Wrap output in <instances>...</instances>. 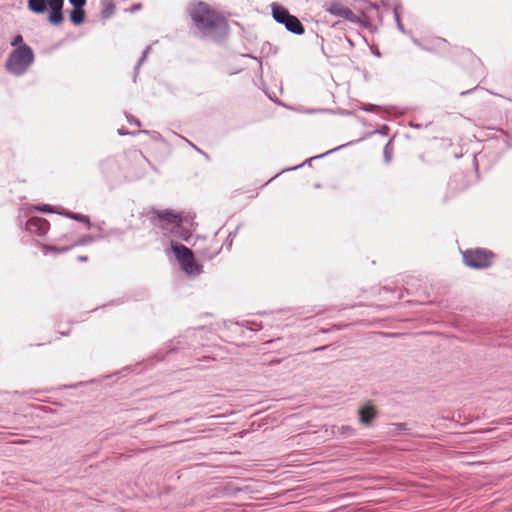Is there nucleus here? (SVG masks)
I'll use <instances>...</instances> for the list:
<instances>
[{"label": "nucleus", "instance_id": "nucleus-28", "mask_svg": "<svg viewBox=\"0 0 512 512\" xmlns=\"http://www.w3.org/2000/svg\"><path fill=\"white\" fill-rule=\"evenodd\" d=\"M375 55L379 57V56H380L379 51H376V52H375Z\"/></svg>", "mask_w": 512, "mask_h": 512}, {"label": "nucleus", "instance_id": "nucleus-9", "mask_svg": "<svg viewBox=\"0 0 512 512\" xmlns=\"http://www.w3.org/2000/svg\"><path fill=\"white\" fill-rule=\"evenodd\" d=\"M85 12L82 8H74L70 13V19L75 25H79L84 21Z\"/></svg>", "mask_w": 512, "mask_h": 512}, {"label": "nucleus", "instance_id": "nucleus-5", "mask_svg": "<svg viewBox=\"0 0 512 512\" xmlns=\"http://www.w3.org/2000/svg\"><path fill=\"white\" fill-rule=\"evenodd\" d=\"M463 261L466 266L473 269H485L491 266L493 253L486 249H468L462 252Z\"/></svg>", "mask_w": 512, "mask_h": 512}, {"label": "nucleus", "instance_id": "nucleus-16", "mask_svg": "<svg viewBox=\"0 0 512 512\" xmlns=\"http://www.w3.org/2000/svg\"><path fill=\"white\" fill-rule=\"evenodd\" d=\"M69 2L74 8H82L85 5L86 0H69Z\"/></svg>", "mask_w": 512, "mask_h": 512}, {"label": "nucleus", "instance_id": "nucleus-19", "mask_svg": "<svg viewBox=\"0 0 512 512\" xmlns=\"http://www.w3.org/2000/svg\"><path fill=\"white\" fill-rule=\"evenodd\" d=\"M141 8H142V5H141L140 3H138V4L133 5V6L129 9V11H130L131 13H134V12H136V11L140 10Z\"/></svg>", "mask_w": 512, "mask_h": 512}, {"label": "nucleus", "instance_id": "nucleus-11", "mask_svg": "<svg viewBox=\"0 0 512 512\" xmlns=\"http://www.w3.org/2000/svg\"><path fill=\"white\" fill-rule=\"evenodd\" d=\"M393 154L392 140H390L384 147L383 155L386 163H390Z\"/></svg>", "mask_w": 512, "mask_h": 512}, {"label": "nucleus", "instance_id": "nucleus-10", "mask_svg": "<svg viewBox=\"0 0 512 512\" xmlns=\"http://www.w3.org/2000/svg\"><path fill=\"white\" fill-rule=\"evenodd\" d=\"M159 218L162 220H165L169 223H175L179 225L180 223V216L178 214L172 213L170 211H163L158 214Z\"/></svg>", "mask_w": 512, "mask_h": 512}, {"label": "nucleus", "instance_id": "nucleus-14", "mask_svg": "<svg viewBox=\"0 0 512 512\" xmlns=\"http://www.w3.org/2000/svg\"><path fill=\"white\" fill-rule=\"evenodd\" d=\"M344 146H345V145H341V146H339V147H336V148H334V149H331V150L327 151L326 153H323V154H321V155H318V156H315V157L310 158L308 161H311V160H314V159H318V158H322V157H324L325 155H328V154H330V153H332V152H334V151H337V150H339V149L343 148Z\"/></svg>", "mask_w": 512, "mask_h": 512}, {"label": "nucleus", "instance_id": "nucleus-8", "mask_svg": "<svg viewBox=\"0 0 512 512\" xmlns=\"http://www.w3.org/2000/svg\"><path fill=\"white\" fill-rule=\"evenodd\" d=\"M360 422L369 425L375 418L376 412L373 406L366 405L359 409Z\"/></svg>", "mask_w": 512, "mask_h": 512}, {"label": "nucleus", "instance_id": "nucleus-15", "mask_svg": "<svg viewBox=\"0 0 512 512\" xmlns=\"http://www.w3.org/2000/svg\"><path fill=\"white\" fill-rule=\"evenodd\" d=\"M379 106L373 105V104H365L362 109L367 112H375L379 109Z\"/></svg>", "mask_w": 512, "mask_h": 512}, {"label": "nucleus", "instance_id": "nucleus-18", "mask_svg": "<svg viewBox=\"0 0 512 512\" xmlns=\"http://www.w3.org/2000/svg\"><path fill=\"white\" fill-rule=\"evenodd\" d=\"M340 429L343 434H351L353 432V428L347 425L341 426Z\"/></svg>", "mask_w": 512, "mask_h": 512}, {"label": "nucleus", "instance_id": "nucleus-22", "mask_svg": "<svg viewBox=\"0 0 512 512\" xmlns=\"http://www.w3.org/2000/svg\"><path fill=\"white\" fill-rule=\"evenodd\" d=\"M436 42H437L438 44H445V42H446V41H445L444 39L437 38V39H436Z\"/></svg>", "mask_w": 512, "mask_h": 512}, {"label": "nucleus", "instance_id": "nucleus-3", "mask_svg": "<svg viewBox=\"0 0 512 512\" xmlns=\"http://www.w3.org/2000/svg\"><path fill=\"white\" fill-rule=\"evenodd\" d=\"M64 0H28V8L36 14H42L47 10V4L50 7L49 22L53 25H59L63 20L62 7Z\"/></svg>", "mask_w": 512, "mask_h": 512}, {"label": "nucleus", "instance_id": "nucleus-21", "mask_svg": "<svg viewBox=\"0 0 512 512\" xmlns=\"http://www.w3.org/2000/svg\"><path fill=\"white\" fill-rule=\"evenodd\" d=\"M387 130H388V127L387 126H383L379 132L382 133V134H386Z\"/></svg>", "mask_w": 512, "mask_h": 512}, {"label": "nucleus", "instance_id": "nucleus-1", "mask_svg": "<svg viewBox=\"0 0 512 512\" xmlns=\"http://www.w3.org/2000/svg\"><path fill=\"white\" fill-rule=\"evenodd\" d=\"M189 15L194 26L205 37L217 39L228 32V23L224 16L205 2L190 4Z\"/></svg>", "mask_w": 512, "mask_h": 512}, {"label": "nucleus", "instance_id": "nucleus-2", "mask_svg": "<svg viewBox=\"0 0 512 512\" xmlns=\"http://www.w3.org/2000/svg\"><path fill=\"white\" fill-rule=\"evenodd\" d=\"M34 62V53L27 45L15 48L7 58L6 69L16 76L22 75Z\"/></svg>", "mask_w": 512, "mask_h": 512}, {"label": "nucleus", "instance_id": "nucleus-20", "mask_svg": "<svg viewBox=\"0 0 512 512\" xmlns=\"http://www.w3.org/2000/svg\"><path fill=\"white\" fill-rule=\"evenodd\" d=\"M411 39H412V42H413L416 46H418V47H420V48H424V47H423V45L419 42V40H418V39L414 38L413 36H411Z\"/></svg>", "mask_w": 512, "mask_h": 512}, {"label": "nucleus", "instance_id": "nucleus-6", "mask_svg": "<svg viewBox=\"0 0 512 512\" xmlns=\"http://www.w3.org/2000/svg\"><path fill=\"white\" fill-rule=\"evenodd\" d=\"M172 250L176 255L182 269L190 275L198 274L200 269L195 263L191 250L183 245H173Z\"/></svg>", "mask_w": 512, "mask_h": 512}, {"label": "nucleus", "instance_id": "nucleus-26", "mask_svg": "<svg viewBox=\"0 0 512 512\" xmlns=\"http://www.w3.org/2000/svg\"><path fill=\"white\" fill-rule=\"evenodd\" d=\"M399 428H404L405 424H398L397 425Z\"/></svg>", "mask_w": 512, "mask_h": 512}, {"label": "nucleus", "instance_id": "nucleus-17", "mask_svg": "<svg viewBox=\"0 0 512 512\" xmlns=\"http://www.w3.org/2000/svg\"><path fill=\"white\" fill-rule=\"evenodd\" d=\"M69 216L79 221L88 222L87 217L81 214H70Z\"/></svg>", "mask_w": 512, "mask_h": 512}, {"label": "nucleus", "instance_id": "nucleus-24", "mask_svg": "<svg viewBox=\"0 0 512 512\" xmlns=\"http://www.w3.org/2000/svg\"><path fill=\"white\" fill-rule=\"evenodd\" d=\"M41 211H50V209L48 208V206H44L43 208L40 209Z\"/></svg>", "mask_w": 512, "mask_h": 512}, {"label": "nucleus", "instance_id": "nucleus-23", "mask_svg": "<svg viewBox=\"0 0 512 512\" xmlns=\"http://www.w3.org/2000/svg\"><path fill=\"white\" fill-rule=\"evenodd\" d=\"M78 259L80 261H87V257L86 256H80Z\"/></svg>", "mask_w": 512, "mask_h": 512}, {"label": "nucleus", "instance_id": "nucleus-13", "mask_svg": "<svg viewBox=\"0 0 512 512\" xmlns=\"http://www.w3.org/2000/svg\"><path fill=\"white\" fill-rule=\"evenodd\" d=\"M11 45L12 46H15L16 48L19 47L20 45H24L23 44V38L21 35H17L13 38L12 42H11Z\"/></svg>", "mask_w": 512, "mask_h": 512}, {"label": "nucleus", "instance_id": "nucleus-25", "mask_svg": "<svg viewBox=\"0 0 512 512\" xmlns=\"http://www.w3.org/2000/svg\"><path fill=\"white\" fill-rule=\"evenodd\" d=\"M468 93H470V90H469V91H463V92H461V95L463 96V95H466V94H468Z\"/></svg>", "mask_w": 512, "mask_h": 512}, {"label": "nucleus", "instance_id": "nucleus-4", "mask_svg": "<svg viewBox=\"0 0 512 512\" xmlns=\"http://www.w3.org/2000/svg\"><path fill=\"white\" fill-rule=\"evenodd\" d=\"M271 9L273 19L277 23L284 25L289 32L296 35H302L305 32L300 20L296 16L291 15L286 8L277 3H272Z\"/></svg>", "mask_w": 512, "mask_h": 512}, {"label": "nucleus", "instance_id": "nucleus-7", "mask_svg": "<svg viewBox=\"0 0 512 512\" xmlns=\"http://www.w3.org/2000/svg\"><path fill=\"white\" fill-rule=\"evenodd\" d=\"M324 9L331 15L343 18L353 24H359L361 22L360 18L355 15L351 9L345 7L339 2L326 3Z\"/></svg>", "mask_w": 512, "mask_h": 512}, {"label": "nucleus", "instance_id": "nucleus-12", "mask_svg": "<svg viewBox=\"0 0 512 512\" xmlns=\"http://www.w3.org/2000/svg\"><path fill=\"white\" fill-rule=\"evenodd\" d=\"M394 18H395V21L397 23V27H398L399 31L404 33V34H406L407 32H406L403 24L400 21V16H399V14L397 12V9H394Z\"/></svg>", "mask_w": 512, "mask_h": 512}, {"label": "nucleus", "instance_id": "nucleus-27", "mask_svg": "<svg viewBox=\"0 0 512 512\" xmlns=\"http://www.w3.org/2000/svg\"><path fill=\"white\" fill-rule=\"evenodd\" d=\"M304 164H299L298 166H296L294 169H297L299 167H302Z\"/></svg>", "mask_w": 512, "mask_h": 512}]
</instances>
